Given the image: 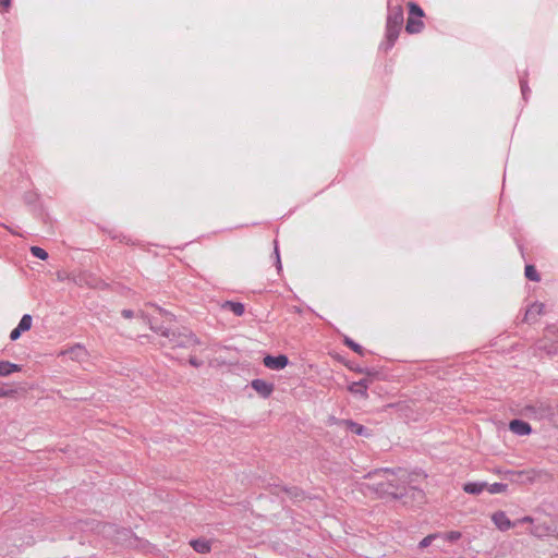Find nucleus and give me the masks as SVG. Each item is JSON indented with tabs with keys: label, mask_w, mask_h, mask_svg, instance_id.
I'll use <instances>...</instances> for the list:
<instances>
[{
	"label": "nucleus",
	"mask_w": 558,
	"mask_h": 558,
	"mask_svg": "<svg viewBox=\"0 0 558 558\" xmlns=\"http://www.w3.org/2000/svg\"><path fill=\"white\" fill-rule=\"evenodd\" d=\"M113 324L116 328L123 335H131L138 330L141 325H149V328L162 336L169 337V332L162 329V325H159L160 320L163 323H170L172 320L171 314L161 310L154 304H146L142 310H122L117 313L113 317Z\"/></svg>",
	"instance_id": "f257e3e1"
},
{
	"label": "nucleus",
	"mask_w": 558,
	"mask_h": 558,
	"mask_svg": "<svg viewBox=\"0 0 558 558\" xmlns=\"http://www.w3.org/2000/svg\"><path fill=\"white\" fill-rule=\"evenodd\" d=\"M410 473L403 469H381L369 474L360 484L364 494L374 493L379 497L401 498L407 494Z\"/></svg>",
	"instance_id": "f03ea898"
},
{
	"label": "nucleus",
	"mask_w": 558,
	"mask_h": 558,
	"mask_svg": "<svg viewBox=\"0 0 558 558\" xmlns=\"http://www.w3.org/2000/svg\"><path fill=\"white\" fill-rule=\"evenodd\" d=\"M403 24V13L401 9H398L397 11L392 12L388 19H387V27H386V36L388 41L390 43V46L395 44L397 40L401 26Z\"/></svg>",
	"instance_id": "7ed1b4c3"
},
{
	"label": "nucleus",
	"mask_w": 558,
	"mask_h": 558,
	"mask_svg": "<svg viewBox=\"0 0 558 558\" xmlns=\"http://www.w3.org/2000/svg\"><path fill=\"white\" fill-rule=\"evenodd\" d=\"M409 17L405 25V31L410 34L420 33L423 29V10L414 2H409Z\"/></svg>",
	"instance_id": "20e7f679"
},
{
	"label": "nucleus",
	"mask_w": 558,
	"mask_h": 558,
	"mask_svg": "<svg viewBox=\"0 0 558 558\" xmlns=\"http://www.w3.org/2000/svg\"><path fill=\"white\" fill-rule=\"evenodd\" d=\"M162 329L169 332V344L172 348H192L198 343L197 339L192 333H180L170 330L168 327L162 325Z\"/></svg>",
	"instance_id": "39448f33"
},
{
	"label": "nucleus",
	"mask_w": 558,
	"mask_h": 558,
	"mask_svg": "<svg viewBox=\"0 0 558 558\" xmlns=\"http://www.w3.org/2000/svg\"><path fill=\"white\" fill-rule=\"evenodd\" d=\"M264 365L269 369H282L284 368L289 360L286 355L280 354L278 356L266 355L263 360Z\"/></svg>",
	"instance_id": "423d86ee"
},
{
	"label": "nucleus",
	"mask_w": 558,
	"mask_h": 558,
	"mask_svg": "<svg viewBox=\"0 0 558 558\" xmlns=\"http://www.w3.org/2000/svg\"><path fill=\"white\" fill-rule=\"evenodd\" d=\"M492 521L500 531H507L515 525L504 511H497L492 514Z\"/></svg>",
	"instance_id": "0eeeda50"
},
{
	"label": "nucleus",
	"mask_w": 558,
	"mask_h": 558,
	"mask_svg": "<svg viewBox=\"0 0 558 558\" xmlns=\"http://www.w3.org/2000/svg\"><path fill=\"white\" fill-rule=\"evenodd\" d=\"M251 385L252 388L264 398L269 397L274 391V385L263 379H254Z\"/></svg>",
	"instance_id": "6e6552de"
},
{
	"label": "nucleus",
	"mask_w": 558,
	"mask_h": 558,
	"mask_svg": "<svg viewBox=\"0 0 558 558\" xmlns=\"http://www.w3.org/2000/svg\"><path fill=\"white\" fill-rule=\"evenodd\" d=\"M509 428L513 434L519 436H526L530 435L532 432L531 425L521 420H512L509 423Z\"/></svg>",
	"instance_id": "1a4fd4ad"
},
{
	"label": "nucleus",
	"mask_w": 558,
	"mask_h": 558,
	"mask_svg": "<svg viewBox=\"0 0 558 558\" xmlns=\"http://www.w3.org/2000/svg\"><path fill=\"white\" fill-rule=\"evenodd\" d=\"M348 432H351L352 434L359 435V436H366L369 437L371 433L361 424L355 423L351 420H343L340 423Z\"/></svg>",
	"instance_id": "9d476101"
},
{
	"label": "nucleus",
	"mask_w": 558,
	"mask_h": 558,
	"mask_svg": "<svg viewBox=\"0 0 558 558\" xmlns=\"http://www.w3.org/2000/svg\"><path fill=\"white\" fill-rule=\"evenodd\" d=\"M544 304L543 303H533L525 312L524 319L526 322H534L538 316L544 313Z\"/></svg>",
	"instance_id": "9b49d317"
},
{
	"label": "nucleus",
	"mask_w": 558,
	"mask_h": 558,
	"mask_svg": "<svg viewBox=\"0 0 558 558\" xmlns=\"http://www.w3.org/2000/svg\"><path fill=\"white\" fill-rule=\"evenodd\" d=\"M22 366L9 361H0V377L11 375L12 373L20 372Z\"/></svg>",
	"instance_id": "f8f14e48"
},
{
	"label": "nucleus",
	"mask_w": 558,
	"mask_h": 558,
	"mask_svg": "<svg viewBox=\"0 0 558 558\" xmlns=\"http://www.w3.org/2000/svg\"><path fill=\"white\" fill-rule=\"evenodd\" d=\"M190 545L199 554H207L211 550V543L204 538L191 541Z\"/></svg>",
	"instance_id": "ddd939ff"
},
{
	"label": "nucleus",
	"mask_w": 558,
	"mask_h": 558,
	"mask_svg": "<svg viewBox=\"0 0 558 558\" xmlns=\"http://www.w3.org/2000/svg\"><path fill=\"white\" fill-rule=\"evenodd\" d=\"M349 390L352 392V393H355V395H360L362 396L363 398H366L367 397V384L365 380H361V381H356V383H352L350 386H349Z\"/></svg>",
	"instance_id": "4468645a"
},
{
	"label": "nucleus",
	"mask_w": 558,
	"mask_h": 558,
	"mask_svg": "<svg viewBox=\"0 0 558 558\" xmlns=\"http://www.w3.org/2000/svg\"><path fill=\"white\" fill-rule=\"evenodd\" d=\"M486 489V483H466L463 485V490L466 494L478 495Z\"/></svg>",
	"instance_id": "2eb2a0df"
},
{
	"label": "nucleus",
	"mask_w": 558,
	"mask_h": 558,
	"mask_svg": "<svg viewBox=\"0 0 558 558\" xmlns=\"http://www.w3.org/2000/svg\"><path fill=\"white\" fill-rule=\"evenodd\" d=\"M222 308L231 311L236 316H242L244 314V305L239 302L227 301L222 304Z\"/></svg>",
	"instance_id": "dca6fc26"
},
{
	"label": "nucleus",
	"mask_w": 558,
	"mask_h": 558,
	"mask_svg": "<svg viewBox=\"0 0 558 558\" xmlns=\"http://www.w3.org/2000/svg\"><path fill=\"white\" fill-rule=\"evenodd\" d=\"M64 355H69L72 360H78L82 355L85 354V350L82 345H75L70 350L63 352Z\"/></svg>",
	"instance_id": "f3484780"
},
{
	"label": "nucleus",
	"mask_w": 558,
	"mask_h": 558,
	"mask_svg": "<svg viewBox=\"0 0 558 558\" xmlns=\"http://www.w3.org/2000/svg\"><path fill=\"white\" fill-rule=\"evenodd\" d=\"M486 490L490 494H502L507 492V485L502 483L486 484Z\"/></svg>",
	"instance_id": "a211bd4d"
},
{
	"label": "nucleus",
	"mask_w": 558,
	"mask_h": 558,
	"mask_svg": "<svg viewBox=\"0 0 558 558\" xmlns=\"http://www.w3.org/2000/svg\"><path fill=\"white\" fill-rule=\"evenodd\" d=\"M33 317L29 314H24L20 319L17 327L23 331H27L32 328Z\"/></svg>",
	"instance_id": "6ab92c4d"
},
{
	"label": "nucleus",
	"mask_w": 558,
	"mask_h": 558,
	"mask_svg": "<svg viewBox=\"0 0 558 558\" xmlns=\"http://www.w3.org/2000/svg\"><path fill=\"white\" fill-rule=\"evenodd\" d=\"M31 253H32V255L34 257H36L38 259H41V260H46L49 257V255L46 252V250H44L40 246H32L31 247Z\"/></svg>",
	"instance_id": "aec40b11"
},
{
	"label": "nucleus",
	"mask_w": 558,
	"mask_h": 558,
	"mask_svg": "<svg viewBox=\"0 0 558 558\" xmlns=\"http://www.w3.org/2000/svg\"><path fill=\"white\" fill-rule=\"evenodd\" d=\"M525 276L527 279L532 280V281H539L541 278L535 269V267L533 265H526L525 266Z\"/></svg>",
	"instance_id": "412c9836"
},
{
	"label": "nucleus",
	"mask_w": 558,
	"mask_h": 558,
	"mask_svg": "<svg viewBox=\"0 0 558 558\" xmlns=\"http://www.w3.org/2000/svg\"><path fill=\"white\" fill-rule=\"evenodd\" d=\"M461 536H462L461 532H459V531H450V532L445 534V539L452 543V542H456V541L460 539Z\"/></svg>",
	"instance_id": "4be33fe9"
},
{
	"label": "nucleus",
	"mask_w": 558,
	"mask_h": 558,
	"mask_svg": "<svg viewBox=\"0 0 558 558\" xmlns=\"http://www.w3.org/2000/svg\"><path fill=\"white\" fill-rule=\"evenodd\" d=\"M345 344L360 355L363 354V348L360 344L355 343L353 340L345 339Z\"/></svg>",
	"instance_id": "5701e85b"
},
{
	"label": "nucleus",
	"mask_w": 558,
	"mask_h": 558,
	"mask_svg": "<svg viewBox=\"0 0 558 558\" xmlns=\"http://www.w3.org/2000/svg\"><path fill=\"white\" fill-rule=\"evenodd\" d=\"M434 538H435V535H433V534L427 535L426 537H424V538L420 542L418 546H420L421 548H425V547H427V546H429V545L432 544V542H433V539H434Z\"/></svg>",
	"instance_id": "b1692460"
},
{
	"label": "nucleus",
	"mask_w": 558,
	"mask_h": 558,
	"mask_svg": "<svg viewBox=\"0 0 558 558\" xmlns=\"http://www.w3.org/2000/svg\"><path fill=\"white\" fill-rule=\"evenodd\" d=\"M22 332H24V331H23L22 329H20V328L16 326V327L11 331V333H10V339H11L12 341L17 340V339L21 337Z\"/></svg>",
	"instance_id": "393cba45"
},
{
	"label": "nucleus",
	"mask_w": 558,
	"mask_h": 558,
	"mask_svg": "<svg viewBox=\"0 0 558 558\" xmlns=\"http://www.w3.org/2000/svg\"><path fill=\"white\" fill-rule=\"evenodd\" d=\"M11 5V0H0V9L7 10Z\"/></svg>",
	"instance_id": "a878e982"
},
{
	"label": "nucleus",
	"mask_w": 558,
	"mask_h": 558,
	"mask_svg": "<svg viewBox=\"0 0 558 558\" xmlns=\"http://www.w3.org/2000/svg\"><path fill=\"white\" fill-rule=\"evenodd\" d=\"M190 363H191L193 366H195V367H198V366H201V365H202V362H201V361H198V360H197V359H195V357H191V359H190Z\"/></svg>",
	"instance_id": "bb28decb"
},
{
	"label": "nucleus",
	"mask_w": 558,
	"mask_h": 558,
	"mask_svg": "<svg viewBox=\"0 0 558 558\" xmlns=\"http://www.w3.org/2000/svg\"><path fill=\"white\" fill-rule=\"evenodd\" d=\"M518 522H520V523H532L533 519L531 517H524V518L520 519Z\"/></svg>",
	"instance_id": "cd10ccee"
},
{
	"label": "nucleus",
	"mask_w": 558,
	"mask_h": 558,
	"mask_svg": "<svg viewBox=\"0 0 558 558\" xmlns=\"http://www.w3.org/2000/svg\"><path fill=\"white\" fill-rule=\"evenodd\" d=\"M7 395H8V392H7V391H4V390L0 389V397L7 396Z\"/></svg>",
	"instance_id": "c85d7f7f"
},
{
	"label": "nucleus",
	"mask_w": 558,
	"mask_h": 558,
	"mask_svg": "<svg viewBox=\"0 0 558 558\" xmlns=\"http://www.w3.org/2000/svg\"><path fill=\"white\" fill-rule=\"evenodd\" d=\"M83 279L85 280V275H83L81 278H80V282L83 281Z\"/></svg>",
	"instance_id": "c756f323"
}]
</instances>
